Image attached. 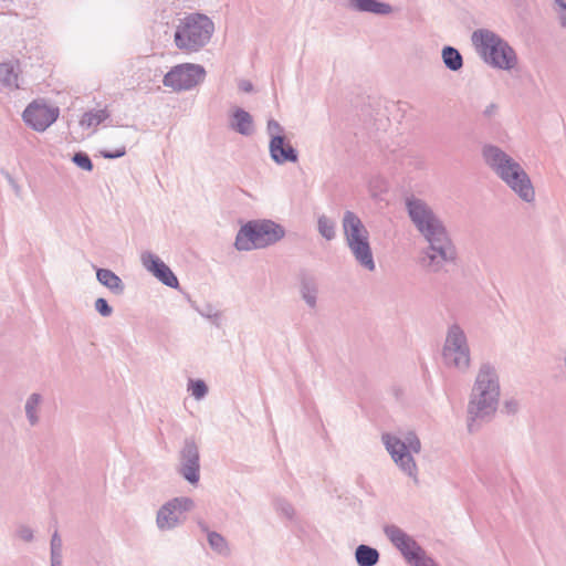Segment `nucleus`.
Returning a JSON list of instances; mask_svg holds the SVG:
<instances>
[{
  "instance_id": "1",
  "label": "nucleus",
  "mask_w": 566,
  "mask_h": 566,
  "mask_svg": "<svg viewBox=\"0 0 566 566\" xmlns=\"http://www.w3.org/2000/svg\"><path fill=\"white\" fill-rule=\"evenodd\" d=\"M408 209L412 221L430 242V253L424 260L426 265L438 269L442 262L452 259L453 254L444 230L420 200H409Z\"/></svg>"
},
{
  "instance_id": "2",
  "label": "nucleus",
  "mask_w": 566,
  "mask_h": 566,
  "mask_svg": "<svg viewBox=\"0 0 566 566\" xmlns=\"http://www.w3.org/2000/svg\"><path fill=\"white\" fill-rule=\"evenodd\" d=\"M483 154L486 163L522 199L530 201L534 198L532 184L518 164L496 147H486Z\"/></svg>"
},
{
  "instance_id": "3",
  "label": "nucleus",
  "mask_w": 566,
  "mask_h": 566,
  "mask_svg": "<svg viewBox=\"0 0 566 566\" xmlns=\"http://www.w3.org/2000/svg\"><path fill=\"white\" fill-rule=\"evenodd\" d=\"M472 43L485 62L504 70L516 64L513 49L494 32L480 29L473 32Z\"/></svg>"
},
{
  "instance_id": "4",
  "label": "nucleus",
  "mask_w": 566,
  "mask_h": 566,
  "mask_svg": "<svg viewBox=\"0 0 566 566\" xmlns=\"http://www.w3.org/2000/svg\"><path fill=\"white\" fill-rule=\"evenodd\" d=\"M213 29V23L208 17L191 14L178 25L175 43L185 52H196L210 41Z\"/></svg>"
},
{
  "instance_id": "5",
  "label": "nucleus",
  "mask_w": 566,
  "mask_h": 566,
  "mask_svg": "<svg viewBox=\"0 0 566 566\" xmlns=\"http://www.w3.org/2000/svg\"><path fill=\"white\" fill-rule=\"evenodd\" d=\"M283 235V229L272 221H253L240 229L234 244L238 250L249 251L270 245L280 240Z\"/></svg>"
},
{
  "instance_id": "6",
  "label": "nucleus",
  "mask_w": 566,
  "mask_h": 566,
  "mask_svg": "<svg viewBox=\"0 0 566 566\" xmlns=\"http://www.w3.org/2000/svg\"><path fill=\"white\" fill-rule=\"evenodd\" d=\"M497 398L499 386L493 373L489 368L481 369L469 405V413L474 418L493 413Z\"/></svg>"
},
{
  "instance_id": "7",
  "label": "nucleus",
  "mask_w": 566,
  "mask_h": 566,
  "mask_svg": "<svg viewBox=\"0 0 566 566\" xmlns=\"http://www.w3.org/2000/svg\"><path fill=\"white\" fill-rule=\"evenodd\" d=\"M343 227L347 244L356 260L368 270H374L375 264L369 245L368 231L359 218L353 212H346Z\"/></svg>"
},
{
  "instance_id": "8",
  "label": "nucleus",
  "mask_w": 566,
  "mask_h": 566,
  "mask_svg": "<svg viewBox=\"0 0 566 566\" xmlns=\"http://www.w3.org/2000/svg\"><path fill=\"white\" fill-rule=\"evenodd\" d=\"M385 533L390 542L413 566H437L432 559L423 555L422 549L417 543L399 527L395 525L387 526Z\"/></svg>"
},
{
  "instance_id": "9",
  "label": "nucleus",
  "mask_w": 566,
  "mask_h": 566,
  "mask_svg": "<svg viewBox=\"0 0 566 566\" xmlns=\"http://www.w3.org/2000/svg\"><path fill=\"white\" fill-rule=\"evenodd\" d=\"M382 441L390 453L394 461L401 467L403 471H406L409 475H413L416 471V463L412 458L409 455L407 450L419 452L420 451V441L413 436L409 434L407 437V443L401 442L398 438L392 437L390 434H384Z\"/></svg>"
},
{
  "instance_id": "10",
  "label": "nucleus",
  "mask_w": 566,
  "mask_h": 566,
  "mask_svg": "<svg viewBox=\"0 0 566 566\" xmlns=\"http://www.w3.org/2000/svg\"><path fill=\"white\" fill-rule=\"evenodd\" d=\"M443 358L447 364L458 368L469 366L470 356L467 339L463 332L457 326L451 327L448 333L443 348Z\"/></svg>"
},
{
  "instance_id": "11",
  "label": "nucleus",
  "mask_w": 566,
  "mask_h": 566,
  "mask_svg": "<svg viewBox=\"0 0 566 566\" xmlns=\"http://www.w3.org/2000/svg\"><path fill=\"white\" fill-rule=\"evenodd\" d=\"M205 77V70L196 64H181L175 66L170 72L165 75L164 84L176 91L188 90Z\"/></svg>"
},
{
  "instance_id": "12",
  "label": "nucleus",
  "mask_w": 566,
  "mask_h": 566,
  "mask_svg": "<svg viewBox=\"0 0 566 566\" xmlns=\"http://www.w3.org/2000/svg\"><path fill=\"white\" fill-rule=\"evenodd\" d=\"M57 116V108L49 107L40 102L31 103L23 112L24 122L39 132L45 130L56 120Z\"/></svg>"
},
{
  "instance_id": "13",
  "label": "nucleus",
  "mask_w": 566,
  "mask_h": 566,
  "mask_svg": "<svg viewBox=\"0 0 566 566\" xmlns=\"http://www.w3.org/2000/svg\"><path fill=\"white\" fill-rule=\"evenodd\" d=\"M193 502L188 497H177L166 503L157 514V525L161 530L175 527L184 512L190 510Z\"/></svg>"
},
{
  "instance_id": "14",
  "label": "nucleus",
  "mask_w": 566,
  "mask_h": 566,
  "mask_svg": "<svg viewBox=\"0 0 566 566\" xmlns=\"http://www.w3.org/2000/svg\"><path fill=\"white\" fill-rule=\"evenodd\" d=\"M144 266L150 271L164 284L175 287L178 285V280L171 270L157 256L153 254L143 255Z\"/></svg>"
},
{
  "instance_id": "15",
  "label": "nucleus",
  "mask_w": 566,
  "mask_h": 566,
  "mask_svg": "<svg viewBox=\"0 0 566 566\" xmlns=\"http://www.w3.org/2000/svg\"><path fill=\"white\" fill-rule=\"evenodd\" d=\"M181 473L190 483H197L199 480V454L193 446H188L182 451Z\"/></svg>"
},
{
  "instance_id": "16",
  "label": "nucleus",
  "mask_w": 566,
  "mask_h": 566,
  "mask_svg": "<svg viewBox=\"0 0 566 566\" xmlns=\"http://www.w3.org/2000/svg\"><path fill=\"white\" fill-rule=\"evenodd\" d=\"M270 150L272 158L276 163H285V161H295L296 154L293 147L284 140L283 137L276 136L273 137L270 144Z\"/></svg>"
},
{
  "instance_id": "17",
  "label": "nucleus",
  "mask_w": 566,
  "mask_h": 566,
  "mask_svg": "<svg viewBox=\"0 0 566 566\" xmlns=\"http://www.w3.org/2000/svg\"><path fill=\"white\" fill-rule=\"evenodd\" d=\"M97 280L111 291L115 293L123 292V283L122 280L111 270L99 269L97 270Z\"/></svg>"
},
{
  "instance_id": "18",
  "label": "nucleus",
  "mask_w": 566,
  "mask_h": 566,
  "mask_svg": "<svg viewBox=\"0 0 566 566\" xmlns=\"http://www.w3.org/2000/svg\"><path fill=\"white\" fill-rule=\"evenodd\" d=\"M233 128L240 134L248 135L252 132L253 120L251 115L243 111L237 109L233 114Z\"/></svg>"
},
{
  "instance_id": "19",
  "label": "nucleus",
  "mask_w": 566,
  "mask_h": 566,
  "mask_svg": "<svg viewBox=\"0 0 566 566\" xmlns=\"http://www.w3.org/2000/svg\"><path fill=\"white\" fill-rule=\"evenodd\" d=\"M354 6L361 10L374 13L387 14L391 12V8L387 3L378 2L376 0H352Z\"/></svg>"
},
{
  "instance_id": "20",
  "label": "nucleus",
  "mask_w": 566,
  "mask_h": 566,
  "mask_svg": "<svg viewBox=\"0 0 566 566\" xmlns=\"http://www.w3.org/2000/svg\"><path fill=\"white\" fill-rule=\"evenodd\" d=\"M378 552L366 545H360L356 549V559L360 566H373L378 560Z\"/></svg>"
},
{
  "instance_id": "21",
  "label": "nucleus",
  "mask_w": 566,
  "mask_h": 566,
  "mask_svg": "<svg viewBox=\"0 0 566 566\" xmlns=\"http://www.w3.org/2000/svg\"><path fill=\"white\" fill-rule=\"evenodd\" d=\"M107 117L108 113L106 109L87 112L82 116L80 124L83 127H94L104 122Z\"/></svg>"
},
{
  "instance_id": "22",
  "label": "nucleus",
  "mask_w": 566,
  "mask_h": 566,
  "mask_svg": "<svg viewBox=\"0 0 566 566\" xmlns=\"http://www.w3.org/2000/svg\"><path fill=\"white\" fill-rule=\"evenodd\" d=\"M442 57L444 64L452 71H457L462 66V57L460 53L453 48H444L442 51Z\"/></svg>"
},
{
  "instance_id": "23",
  "label": "nucleus",
  "mask_w": 566,
  "mask_h": 566,
  "mask_svg": "<svg viewBox=\"0 0 566 566\" xmlns=\"http://www.w3.org/2000/svg\"><path fill=\"white\" fill-rule=\"evenodd\" d=\"M17 80H18V75L14 72V67L11 64H9V63L0 64V81L1 82L6 83L8 85L14 84L17 86Z\"/></svg>"
},
{
  "instance_id": "24",
  "label": "nucleus",
  "mask_w": 566,
  "mask_h": 566,
  "mask_svg": "<svg viewBox=\"0 0 566 566\" xmlns=\"http://www.w3.org/2000/svg\"><path fill=\"white\" fill-rule=\"evenodd\" d=\"M318 229L321 234L328 240L332 239L335 234L334 223L325 217H322L318 220Z\"/></svg>"
},
{
  "instance_id": "25",
  "label": "nucleus",
  "mask_w": 566,
  "mask_h": 566,
  "mask_svg": "<svg viewBox=\"0 0 566 566\" xmlns=\"http://www.w3.org/2000/svg\"><path fill=\"white\" fill-rule=\"evenodd\" d=\"M208 541H209V544L211 545V547L213 549H216L217 552L219 553H223L227 551V543L224 541V538L219 535L218 533H210L208 535Z\"/></svg>"
},
{
  "instance_id": "26",
  "label": "nucleus",
  "mask_w": 566,
  "mask_h": 566,
  "mask_svg": "<svg viewBox=\"0 0 566 566\" xmlns=\"http://www.w3.org/2000/svg\"><path fill=\"white\" fill-rule=\"evenodd\" d=\"M74 163L82 169L91 171L93 169V164L90 157L85 154L78 153L75 154L73 158Z\"/></svg>"
},
{
  "instance_id": "27",
  "label": "nucleus",
  "mask_w": 566,
  "mask_h": 566,
  "mask_svg": "<svg viewBox=\"0 0 566 566\" xmlns=\"http://www.w3.org/2000/svg\"><path fill=\"white\" fill-rule=\"evenodd\" d=\"M189 390L191 391V395L196 397L197 399L202 398L207 392V386L203 381L197 380L192 381L190 384Z\"/></svg>"
},
{
  "instance_id": "28",
  "label": "nucleus",
  "mask_w": 566,
  "mask_h": 566,
  "mask_svg": "<svg viewBox=\"0 0 566 566\" xmlns=\"http://www.w3.org/2000/svg\"><path fill=\"white\" fill-rule=\"evenodd\" d=\"M39 402H40V397L38 395H32L27 402V413L32 423H34L36 421L34 411H35V408L39 405Z\"/></svg>"
},
{
  "instance_id": "29",
  "label": "nucleus",
  "mask_w": 566,
  "mask_h": 566,
  "mask_svg": "<svg viewBox=\"0 0 566 566\" xmlns=\"http://www.w3.org/2000/svg\"><path fill=\"white\" fill-rule=\"evenodd\" d=\"M95 308L103 316H108L112 313V307L107 304V302L104 298L96 300Z\"/></svg>"
},
{
  "instance_id": "30",
  "label": "nucleus",
  "mask_w": 566,
  "mask_h": 566,
  "mask_svg": "<svg viewBox=\"0 0 566 566\" xmlns=\"http://www.w3.org/2000/svg\"><path fill=\"white\" fill-rule=\"evenodd\" d=\"M558 6V14L562 21V24L566 27V3L564 0H555Z\"/></svg>"
},
{
  "instance_id": "31",
  "label": "nucleus",
  "mask_w": 566,
  "mask_h": 566,
  "mask_svg": "<svg viewBox=\"0 0 566 566\" xmlns=\"http://www.w3.org/2000/svg\"><path fill=\"white\" fill-rule=\"evenodd\" d=\"M126 153V149L124 146L117 148L114 153H108L106 150L101 151L102 156L105 158H117L124 156Z\"/></svg>"
},
{
  "instance_id": "32",
  "label": "nucleus",
  "mask_w": 566,
  "mask_h": 566,
  "mask_svg": "<svg viewBox=\"0 0 566 566\" xmlns=\"http://www.w3.org/2000/svg\"><path fill=\"white\" fill-rule=\"evenodd\" d=\"M268 126H269V130L271 133L280 130V125L276 122H274V120H270Z\"/></svg>"
},
{
  "instance_id": "33",
  "label": "nucleus",
  "mask_w": 566,
  "mask_h": 566,
  "mask_svg": "<svg viewBox=\"0 0 566 566\" xmlns=\"http://www.w3.org/2000/svg\"><path fill=\"white\" fill-rule=\"evenodd\" d=\"M250 88H251V85H250V84H249V85H244V90H245V91H250Z\"/></svg>"
},
{
  "instance_id": "34",
  "label": "nucleus",
  "mask_w": 566,
  "mask_h": 566,
  "mask_svg": "<svg viewBox=\"0 0 566 566\" xmlns=\"http://www.w3.org/2000/svg\"><path fill=\"white\" fill-rule=\"evenodd\" d=\"M307 303H310V304H314V301H313L312 298H310V297H308V298H307Z\"/></svg>"
}]
</instances>
